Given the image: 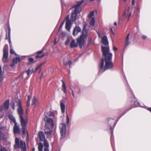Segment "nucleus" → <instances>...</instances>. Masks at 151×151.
<instances>
[{
	"instance_id": "nucleus-1",
	"label": "nucleus",
	"mask_w": 151,
	"mask_h": 151,
	"mask_svg": "<svg viewBox=\"0 0 151 151\" xmlns=\"http://www.w3.org/2000/svg\"><path fill=\"white\" fill-rule=\"evenodd\" d=\"M101 50L103 55L99 66V73L104 72L106 70L112 69L114 66L112 61V54L110 52L109 47L101 46Z\"/></svg>"
},
{
	"instance_id": "nucleus-2",
	"label": "nucleus",
	"mask_w": 151,
	"mask_h": 151,
	"mask_svg": "<svg viewBox=\"0 0 151 151\" xmlns=\"http://www.w3.org/2000/svg\"><path fill=\"white\" fill-rule=\"evenodd\" d=\"M87 37V31L86 29V25H84L83 27L82 31V34L80 37L77 39V43H76L75 40L73 39L70 43V47L71 48H75L77 47L78 44L80 48L84 46L85 42V40Z\"/></svg>"
},
{
	"instance_id": "nucleus-3",
	"label": "nucleus",
	"mask_w": 151,
	"mask_h": 151,
	"mask_svg": "<svg viewBox=\"0 0 151 151\" xmlns=\"http://www.w3.org/2000/svg\"><path fill=\"white\" fill-rule=\"evenodd\" d=\"M84 1V0L81 1H80L77 2V4L73 6L71 9H74L73 10L71 15V19H69V15H67L66 18L65 20L67 21L69 20H71L73 22L75 21L76 19L77 14L80 12L79 10L80 6L81 4Z\"/></svg>"
},
{
	"instance_id": "nucleus-4",
	"label": "nucleus",
	"mask_w": 151,
	"mask_h": 151,
	"mask_svg": "<svg viewBox=\"0 0 151 151\" xmlns=\"http://www.w3.org/2000/svg\"><path fill=\"white\" fill-rule=\"evenodd\" d=\"M16 106H17L18 107L17 109V111L19 118L23 117L22 115L23 112L21 106V101L19 100H16L14 101L13 102L12 108L13 110L15 109V107Z\"/></svg>"
},
{
	"instance_id": "nucleus-5",
	"label": "nucleus",
	"mask_w": 151,
	"mask_h": 151,
	"mask_svg": "<svg viewBox=\"0 0 151 151\" xmlns=\"http://www.w3.org/2000/svg\"><path fill=\"white\" fill-rule=\"evenodd\" d=\"M14 147L15 149L19 148L23 151H26V150L25 143L22 141H20L17 138H15Z\"/></svg>"
},
{
	"instance_id": "nucleus-6",
	"label": "nucleus",
	"mask_w": 151,
	"mask_h": 151,
	"mask_svg": "<svg viewBox=\"0 0 151 151\" xmlns=\"http://www.w3.org/2000/svg\"><path fill=\"white\" fill-rule=\"evenodd\" d=\"M44 121L46 122L45 125V128L46 129H49V126H50L52 129L54 127V124L53 123V119L49 118L45 115V117Z\"/></svg>"
},
{
	"instance_id": "nucleus-7",
	"label": "nucleus",
	"mask_w": 151,
	"mask_h": 151,
	"mask_svg": "<svg viewBox=\"0 0 151 151\" xmlns=\"http://www.w3.org/2000/svg\"><path fill=\"white\" fill-rule=\"evenodd\" d=\"M8 45H5L3 49V60L5 62L6 60L8 58Z\"/></svg>"
},
{
	"instance_id": "nucleus-8",
	"label": "nucleus",
	"mask_w": 151,
	"mask_h": 151,
	"mask_svg": "<svg viewBox=\"0 0 151 151\" xmlns=\"http://www.w3.org/2000/svg\"><path fill=\"white\" fill-rule=\"evenodd\" d=\"M59 127L61 136L62 137H64L66 132V126L65 124L62 123L60 124Z\"/></svg>"
},
{
	"instance_id": "nucleus-9",
	"label": "nucleus",
	"mask_w": 151,
	"mask_h": 151,
	"mask_svg": "<svg viewBox=\"0 0 151 151\" xmlns=\"http://www.w3.org/2000/svg\"><path fill=\"white\" fill-rule=\"evenodd\" d=\"M21 125L22 127H26L28 122V120L27 117L24 118L23 117L19 118Z\"/></svg>"
},
{
	"instance_id": "nucleus-10",
	"label": "nucleus",
	"mask_w": 151,
	"mask_h": 151,
	"mask_svg": "<svg viewBox=\"0 0 151 151\" xmlns=\"http://www.w3.org/2000/svg\"><path fill=\"white\" fill-rule=\"evenodd\" d=\"M129 6H127L126 9H125L124 12L123 14V17H128V21L129 19V18L131 16V12H130L129 13Z\"/></svg>"
},
{
	"instance_id": "nucleus-11",
	"label": "nucleus",
	"mask_w": 151,
	"mask_h": 151,
	"mask_svg": "<svg viewBox=\"0 0 151 151\" xmlns=\"http://www.w3.org/2000/svg\"><path fill=\"white\" fill-rule=\"evenodd\" d=\"M81 31V28L78 26H76L74 28L73 32V35L74 36L77 35L78 33Z\"/></svg>"
},
{
	"instance_id": "nucleus-12",
	"label": "nucleus",
	"mask_w": 151,
	"mask_h": 151,
	"mask_svg": "<svg viewBox=\"0 0 151 151\" xmlns=\"http://www.w3.org/2000/svg\"><path fill=\"white\" fill-rule=\"evenodd\" d=\"M107 121L108 122H109V124L110 125V129L111 130V137H112L113 136V129H112V128L111 125V123H114V127L115 126L116 123L115 122H114V120L111 118L108 119H107Z\"/></svg>"
},
{
	"instance_id": "nucleus-13",
	"label": "nucleus",
	"mask_w": 151,
	"mask_h": 151,
	"mask_svg": "<svg viewBox=\"0 0 151 151\" xmlns=\"http://www.w3.org/2000/svg\"><path fill=\"white\" fill-rule=\"evenodd\" d=\"M38 137L40 141H43L46 140L45 135L42 132L39 131L38 133Z\"/></svg>"
},
{
	"instance_id": "nucleus-14",
	"label": "nucleus",
	"mask_w": 151,
	"mask_h": 151,
	"mask_svg": "<svg viewBox=\"0 0 151 151\" xmlns=\"http://www.w3.org/2000/svg\"><path fill=\"white\" fill-rule=\"evenodd\" d=\"M60 103L61 111L62 113H63L65 112V105L64 104L65 103V102L64 100H62L60 101Z\"/></svg>"
},
{
	"instance_id": "nucleus-15",
	"label": "nucleus",
	"mask_w": 151,
	"mask_h": 151,
	"mask_svg": "<svg viewBox=\"0 0 151 151\" xmlns=\"http://www.w3.org/2000/svg\"><path fill=\"white\" fill-rule=\"evenodd\" d=\"M14 133V134H16L18 133H20V130L19 128V125H18L17 123L14 124V125L13 128Z\"/></svg>"
},
{
	"instance_id": "nucleus-16",
	"label": "nucleus",
	"mask_w": 151,
	"mask_h": 151,
	"mask_svg": "<svg viewBox=\"0 0 151 151\" xmlns=\"http://www.w3.org/2000/svg\"><path fill=\"white\" fill-rule=\"evenodd\" d=\"M72 25L71 20L66 21L65 28L68 31H70Z\"/></svg>"
},
{
	"instance_id": "nucleus-17",
	"label": "nucleus",
	"mask_w": 151,
	"mask_h": 151,
	"mask_svg": "<svg viewBox=\"0 0 151 151\" xmlns=\"http://www.w3.org/2000/svg\"><path fill=\"white\" fill-rule=\"evenodd\" d=\"M7 29L8 31V35H6V39H8L9 41V44L11 43V29L9 25H8L7 27Z\"/></svg>"
},
{
	"instance_id": "nucleus-18",
	"label": "nucleus",
	"mask_w": 151,
	"mask_h": 151,
	"mask_svg": "<svg viewBox=\"0 0 151 151\" xmlns=\"http://www.w3.org/2000/svg\"><path fill=\"white\" fill-rule=\"evenodd\" d=\"M102 42L104 45H108L109 43L108 41V39L106 36H105L102 38Z\"/></svg>"
},
{
	"instance_id": "nucleus-19",
	"label": "nucleus",
	"mask_w": 151,
	"mask_h": 151,
	"mask_svg": "<svg viewBox=\"0 0 151 151\" xmlns=\"http://www.w3.org/2000/svg\"><path fill=\"white\" fill-rule=\"evenodd\" d=\"M9 100L8 99L5 101L3 104L4 106V110L6 111L8 110L9 108Z\"/></svg>"
},
{
	"instance_id": "nucleus-20",
	"label": "nucleus",
	"mask_w": 151,
	"mask_h": 151,
	"mask_svg": "<svg viewBox=\"0 0 151 151\" xmlns=\"http://www.w3.org/2000/svg\"><path fill=\"white\" fill-rule=\"evenodd\" d=\"M7 137L1 131L0 132V139L4 141L7 140Z\"/></svg>"
},
{
	"instance_id": "nucleus-21",
	"label": "nucleus",
	"mask_w": 151,
	"mask_h": 151,
	"mask_svg": "<svg viewBox=\"0 0 151 151\" xmlns=\"http://www.w3.org/2000/svg\"><path fill=\"white\" fill-rule=\"evenodd\" d=\"M62 90L63 92L65 94L66 93V85L65 82L63 80H62Z\"/></svg>"
},
{
	"instance_id": "nucleus-22",
	"label": "nucleus",
	"mask_w": 151,
	"mask_h": 151,
	"mask_svg": "<svg viewBox=\"0 0 151 151\" xmlns=\"http://www.w3.org/2000/svg\"><path fill=\"white\" fill-rule=\"evenodd\" d=\"M44 63H40L39 65H38L35 69V71L39 70V73H40L42 70V66L44 64Z\"/></svg>"
},
{
	"instance_id": "nucleus-23",
	"label": "nucleus",
	"mask_w": 151,
	"mask_h": 151,
	"mask_svg": "<svg viewBox=\"0 0 151 151\" xmlns=\"http://www.w3.org/2000/svg\"><path fill=\"white\" fill-rule=\"evenodd\" d=\"M52 129L50 128L49 127V129H45V133L47 135H51L52 134Z\"/></svg>"
},
{
	"instance_id": "nucleus-24",
	"label": "nucleus",
	"mask_w": 151,
	"mask_h": 151,
	"mask_svg": "<svg viewBox=\"0 0 151 151\" xmlns=\"http://www.w3.org/2000/svg\"><path fill=\"white\" fill-rule=\"evenodd\" d=\"M8 117L9 119L12 121L14 124L17 123L16 120L14 117L12 115L10 114L8 116Z\"/></svg>"
},
{
	"instance_id": "nucleus-25",
	"label": "nucleus",
	"mask_w": 151,
	"mask_h": 151,
	"mask_svg": "<svg viewBox=\"0 0 151 151\" xmlns=\"http://www.w3.org/2000/svg\"><path fill=\"white\" fill-rule=\"evenodd\" d=\"M43 148V146L42 143L41 142L38 145V151H42Z\"/></svg>"
},
{
	"instance_id": "nucleus-26",
	"label": "nucleus",
	"mask_w": 151,
	"mask_h": 151,
	"mask_svg": "<svg viewBox=\"0 0 151 151\" xmlns=\"http://www.w3.org/2000/svg\"><path fill=\"white\" fill-rule=\"evenodd\" d=\"M20 61V59L19 58L16 57L14 58L13 60V62L14 64H16L19 62Z\"/></svg>"
},
{
	"instance_id": "nucleus-27",
	"label": "nucleus",
	"mask_w": 151,
	"mask_h": 151,
	"mask_svg": "<svg viewBox=\"0 0 151 151\" xmlns=\"http://www.w3.org/2000/svg\"><path fill=\"white\" fill-rule=\"evenodd\" d=\"M95 22V19L94 17H92L91 18V19L90 21V24L91 26L94 25Z\"/></svg>"
},
{
	"instance_id": "nucleus-28",
	"label": "nucleus",
	"mask_w": 151,
	"mask_h": 151,
	"mask_svg": "<svg viewBox=\"0 0 151 151\" xmlns=\"http://www.w3.org/2000/svg\"><path fill=\"white\" fill-rule=\"evenodd\" d=\"M33 70H31L30 69H28V70L25 71V73H26L28 75H30L33 72Z\"/></svg>"
},
{
	"instance_id": "nucleus-29",
	"label": "nucleus",
	"mask_w": 151,
	"mask_h": 151,
	"mask_svg": "<svg viewBox=\"0 0 151 151\" xmlns=\"http://www.w3.org/2000/svg\"><path fill=\"white\" fill-rule=\"evenodd\" d=\"M47 114L48 116H54V114L53 112L51 111H49L47 113Z\"/></svg>"
},
{
	"instance_id": "nucleus-30",
	"label": "nucleus",
	"mask_w": 151,
	"mask_h": 151,
	"mask_svg": "<svg viewBox=\"0 0 151 151\" xmlns=\"http://www.w3.org/2000/svg\"><path fill=\"white\" fill-rule=\"evenodd\" d=\"M44 142V145L45 147V148H48L49 147V144L46 140L43 141Z\"/></svg>"
},
{
	"instance_id": "nucleus-31",
	"label": "nucleus",
	"mask_w": 151,
	"mask_h": 151,
	"mask_svg": "<svg viewBox=\"0 0 151 151\" xmlns=\"http://www.w3.org/2000/svg\"><path fill=\"white\" fill-rule=\"evenodd\" d=\"M129 33L128 34V35H127V37H126V45H125L126 46H127L129 44V42L128 41L129 37Z\"/></svg>"
},
{
	"instance_id": "nucleus-32",
	"label": "nucleus",
	"mask_w": 151,
	"mask_h": 151,
	"mask_svg": "<svg viewBox=\"0 0 151 151\" xmlns=\"http://www.w3.org/2000/svg\"><path fill=\"white\" fill-rule=\"evenodd\" d=\"M72 64V62L70 61L69 60L68 61L67 63H64V64L66 66H69V67H70L71 65Z\"/></svg>"
},
{
	"instance_id": "nucleus-33",
	"label": "nucleus",
	"mask_w": 151,
	"mask_h": 151,
	"mask_svg": "<svg viewBox=\"0 0 151 151\" xmlns=\"http://www.w3.org/2000/svg\"><path fill=\"white\" fill-rule=\"evenodd\" d=\"M31 98H30L29 96H27V106H29L30 104V101L31 100Z\"/></svg>"
},
{
	"instance_id": "nucleus-34",
	"label": "nucleus",
	"mask_w": 151,
	"mask_h": 151,
	"mask_svg": "<svg viewBox=\"0 0 151 151\" xmlns=\"http://www.w3.org/2000/svg\"><path fill=\"white\" fill-rule=\"evenodd\" d=\"M37 99L35 97H34L32 100V104H36L37 102Z\"/></svg>"
},
{
	"instance_id": "nucleus-35",
	"label": "nucleus",
	"mask_w": 151,
	"mask_h": 151,
	"mask_svg": "<svg viewBox=\"0 0 151 151\" xmlns=\"http://www.w3.org/2000/svg\"><path fill=\"white\" fill-rule=\"evenodd\" d=\"M2 70L1 67L0 65V82H1L2 81Z\"/></svg>"
},
{
	"instance_id": "nucleus-36",
	"label": "nucleus",
	"mask_w": 151,
	"mask_h": 151,
	"mask_svg": "<svg viewBox=\"0 0 151 151\" xmlns=\"http://www.w3.org/2000/svg\"><path fill=\"white\" fill-rule=\"evenodd\" d=\"M94 11H92L91 12L88 16V17L89 18H92V17L94 15Z\"/></svg>"
},
{
	"instance_id": "nucleus-37",
	"label": "nucleus",
	"mask_w": 151,
	"mask_h": 151,
	"mask_svg": "<svg viewBox=\"0 0 151 151\" xmlns=\"http://www.w3.org/2000/svg\"><path fill=\"white\" fill-rule=\"evenodd\" d=\"M134 105L135 106H140V104L138 101L134 100Z\"/></svg>"
},
{
	"instance_id": "nucleus-38",
	"label": "nucleus",
	"mask_w": 151,
	"mask_h": 151,
	"mask_svg": "<svg viewBox=\"0 0 151 151\" xmlns=\"http://www.w3.org/2000/svg\"><path fill=\"white\" fill-rule=\"evenodd\" d=\"M22 127V132L23 134H26L25 127Z\"/></svg>"
},
{
	"instance_id": "nucleus-39",
	"label": "nucleus",
	"mask_w": 151,
	"mask_h": 151,
	"mask_svg": "<svg viewBox=\"0 0 151 151\" xmlns=\"http://www.w3.org/2000/svg\"><path fill=\"white\" fill-rule=\"evenodd\" d=\"M0 151H7L6 149L4 147H2L1 145V149H0Z\"/></svg>"
},
{
	"instance_id": "nucleus-40",
	"label": "nucleus",
	"mask_w": 151,
	"mask_h": 151,
	"mask_svg": "<svg viewBox=\"0 0 151 151\" xmlns=\"http://www.w3.org/2000/svg\"><path fill=\"white\" fill-rule=\"evenodd\" d=\"M10 52L11 54H14L15 55H17V54L12 49H10Z\"/></svg>"
},
{
	"instance_id": "nucleus-41",
	"label": "nucleus",
	"mask_w": 151,
	"mask_h": 151,
	"mask_svg": "<svg viewBox=\"0 0 151 151\" xmlns=\"http://www.w3.org/2000/svg\"><path fill=\"white\" fill-rule=\"evenodd\" d=\"M28 60L29 62L30 63H34V59L31 58H30L28 59Z\"/></svg>"
},
{
	"instance_id": "nucleus-42",
	"label": "nucleus",
	"mask_w": 151,
	"mask_h": 151,
	"mask_svg": "<svg viewBox=\"0 0 151 151\" xmlns=\"http://www.w3.org/2000/svg\"><path fill=\"white\" fill-rule=\"evenodd\" d=\"M69 42H70V41H69V37H68V38H67V39L65 42V45H67L69 43Z\"/></svg>"
},
{
	"instance_id": "nucleus-43",
	"label": "nucleus",
	"mask_w": 151,
	"mask_h": 151,
	"mask_svg": "<svg viewBox=\"0 0 151 151\" xmlns=\"http://www.w3.org/2000/svg\"><path fill=\"white\" fill-rule=\"evenodd\" d=\"M66 121L67 124H68L69 123V119L68 116L67 114L66 115Z\"/></svg>"
},
{
	"instance_id": "nucleus-44",
	"label": "nucleus",
	"mask_w": 151,
	"mask_h": 151,
	"mask_svg": "<svg viewBox=\"0 0 151 151\" xmlns=\"http://www.w3.org/2000/svg\"><path fill=\"white\" fill-rule=\"evenodd\" d=\"M61 1L62 5V9H63L64 8V1L62 0H61Z\"/></svg>"
},
{
	"instance_id": "nucleus-45",
	"label": "nucleus",
	"mask_w": 151,
	"mask_h": 151,
	"mask_svg": "<svg viewBox=\"0 0 151 151\" xmlns=\"http://www.w3.org/2000/svg\"><path fill=\"white\" fill-rule=\"evenodd\" d=\"M43 49H42L41 50L38 51V52H37L36 53L37 54H40L42 53L43 52Z\"/></svg>"
},
{
	"instance_id": "nucleus-46",
	"label": "nucleus",
	"mask_w": 151,
	"mask_h": 151,
	"mask_svg": "<svg viewBox=\"0 0 151 151\" xmlns=\"http://www.w3.org/2000/svg\"><path fill=\"white\" fill-rule=\"evenodd\" d=\"M65 20H64L63 22H62L61 23L60 26V28L62 27V26H63V24H64V23L65 22Z\"/></svg>"
},
{
	"instance_id": "nucleus-47",
	"label": "nucleus",
	"mask_w": 151,
	"mask_h": 151,
	"mask_svg": "<svg viewBox=\"0 0 151 151\" xmlns=\"http://www.w3.org/2000/svg\"><path fill=\"white\" fill-rule=\"evenodd\" d=\"M4 108L3 105H1L0 106V112H1L2 111Z\"/></svg>"
},
{
	"instance_id": "nucleus-48",
	"label": "nucleus",
	"mask_w": 151,
	"mask_h": 151,
	"mask_svg": "<svg viewBox=\"0 0 151 151\" xmlns=\"http://www.w3.org/2000/svg\"><path fill=\"white\" fill-rule=\"evenodd\" d=\"M113 50L114 51H116L117 50V48L115 46H114L113 47Z\"/></svg>"
},
{
	"instance_id": "nucleus-49",
	"label": "nucleus",
	"mask_w": 151,
	"mask_h": 151,
	"mask_svg": "<svg viewBox=\"0 0 151 151\" xmlns=\"http://www.w3.org/2000/svg\"><path fill=\"white\" fill-rule=\"evenodd\" d=\"M45 53H44L43 54H42V55H40V56H41V58H43L45 55Z\"/></svg>"
},
{
	"instance_id": "nucleus-50",
	"label": "nucleus",
	"mask_w": 151,
	"mask_h": 151,
	"mask_svg": "<svg viewBox=\"0 0 151 151\" xmlns=\"http://www.w3.org/2000/svg\"><path fill=\"white\" fill-rule=\"evenodd\" d=\"M147 37V36L145 35H142V38L143 39H145Z\"/></svg>"
},
{
	"instance_id": "nucleus-51",
	"label": "nucleus",
	"mask_w": 151,
	"mask_h": 151,
	"mask_svg": "<svg viewBox=\"0 0 151 151\" xmlns=\"http://www.w3.org/2000/svg\"><path fill=\"white\" fill-rule=\"evenodd\" d=\"M36 58L37 59H38L39 58H41V56L40 55H37L36 56Z\"/></svg>"
},
{
	"instance_id": "nucleus-52",
	"label": "nucleus",
	"mask_w": 151,
	"mask_h": 151,
	"mask_svg": "<svg viewBox=\"0 0 151 151\" xmlns=\"http://www.w3.org/2000/svg\"><path fill=\"white\" fill-rule=\"evenodd\" d=\"M136 11L137 12V13H138L139 12V9L138 7L136 8Z\"/></svg>"
},
{
	"instance_id": "nucleus-53",
	"label": "nucleus",
	"mask_w": 151,
	"mask_h": 151,
	"mask_svg": "<svg viewBox=\"0 0 151 151\" xmlns=\"http://www.w3.org/2000/svg\"><path fill=\"white\" fill-rule=\"evenodd\" d=\"M44 151H49L48 148H45L44 149Z\"/></svg>"
},
{
	"instance_id": "nucleus-54",
	"label": "nucleus",
	"mask_w": 151,
	"mask_h": 151,
	"mask_svg": "<svg viewBox=\"0 0 151 151\" xmlns=\"http://www.w3.org/2000/svg\"><path fill=\"white\" fill-rule=\"evenodd\" d=\"M24 73H22L20 75V76H19V77H21L22 78H23V75H24Z\"/></svg>"
},
{
	"instance_id": "nucleus-55",
	"label": "nucleus",
	"mask_w": 151,
	"mask_h": 151,
	"mask_svg": "<svg viewBox=\"0 0 151 151\" xmlns=\"http://www.w3.org/2000/svg\"><path fill=\"white\" fill-rule=\"evenodd\" d=\"M134 4H135V3H134V0H132V5H134Z\"/></svg>"
},
{
	"instance_id": "nucleus-56",
	"label": "nucleus",
	"mask_w": 151,
	"mask_h": 151,
	"mask_svg": "<svg viewBox=\"0 0 151 151\" xmlns=\"http://www.w3.org/2000/svg\"><path fill=\"white\" fill-rule=\"evenodd\" d=\"M72 90V96H73V97L74 98V92H73V91Z\"/></svg>"
},
{
	"instance_id": "nucleus-57",
	"label": "nucleus",
	"mask_w": 151,
	"mask_h": 151,
	"mask_svg": "<svg viewBox=\"0 0 151 151\" xmlns=\"http://www.w3.org/2000/svg\"><path fill=\"white\" fill-rule=\"evenodd\" d=\"M114 25L115 26H116L117 25V23L116 22H115L114 23Z\"/></svg>"
},
{
	"instance_id": "nucleus-58",
	"label": "nucleus",
	"mask_w": 151,
	"mask_h": 151,
	"mask_svg": "<svg viewBox=\"0 0 151 151\" xmlns=\"http://www.w3.org/2000/svg\"><path fill=\"white\" fill-rule=\"evenodd\" d=\"M148 110L151 112V107L149 108L148 109Z\"/></svg>"
},
{
	"instance_id": "nucleus-59",
	"label": "nucleus",
	"mask_w": 151,
	"mask_h": 151,
	"mask_svg": "<svg viewBox=\"0 0 151 151\" xmlns=\"http://www.w3.org/2000/svg\"><path fill=\"white\" fill-rule=\"evenodd\" d=\"M35 151V148H33L32 149V151Z\"/></svg>"
},
{
	"instance_id": "nucleus-60",
	"label": "nucleus",
	"mask_w": 151,
	"mask_h": 151,
	"mask_svg": "<svg viewBox=\"0 0 151 151\" xmlns=\"http://www.w3.org/2000/svg\"><path fill=\"white\" fill-rule=\"evenodd\" d=\"M14 65V64H12L11 65V66L12 67Z\"/></svg>"
},
{
	"instance_id": "nucleus-61",
	"label": "nucleus",
	"mask_w": 151,
	"mask_h": 151,
	"mask_svg": "<svg viewBox=\"0 0 151 151\" xmlns=\"http://www.w3.org/2000/svg\"><path fill=\"white\" fill-rule=\"evenodd\" d=\"M56 40L55 39V42H54V45H55L56 44Z\"/></svg>"
},
{
	"instance_id": "nucleus-62",
	"label": "nucleus",
	"mask_w": 151,
	"mask_h": 151,
	"mask_svg": "<svg viewBox=\"0 0 151 151\" xmlns=\"http://www.w3.org/2000/svg\"><path fill=\"white\" fill-rule=\"evenodd\" d=\"M28 64H30V63H29V62L28 63Z\"/></svg>"
},
{
	"instance_id": "nucleus-63",
	"label": "nucleus",
	"mask_w": 151,
	"mask_h": 151,
	"mask_svg": "<svg viewBox=\"0 0 151 151\" xmlns=\"http://www.w3.org/2000/svg\"><path fill=\"white\" fill-rule=\"evenodd\" d=\"M126 0H124V1H125Z\"/></svg>"
}]
</instances>
